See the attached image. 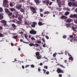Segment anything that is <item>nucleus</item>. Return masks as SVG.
Here are the masks:
<instances>
[{
	"label": "nucleus",
	"mask_w": 77,
	"mask_h": 77,
	"mask_svg": "<svg viewBox=\"0 0 77 77\" xmlns=\"http://www.w3.org/2000/svg\"><path fill=\"white\" fill-rule=\"evenodd\" d=\"M3 5L5 7L8 8V7H9V5H8V0H4Z\"/></svg>",
	"instance_id": "1"
},
{
	"label": "nucleus",
	"mask_w": 77,
	"mask_h": 77,
	"mask_svg": "<svg viewBox=\"0 0 77 77\" xmlns=\"http://www.w3.org/2000/svg\"><path fill=\"white\" fill-rule=\"evenodd\" d=\"M39 52H36L35 54L36 56V58L37 59H41V58L42 57V55H40L39 54Z\"/></svg>",
	"instance_id": "2"
},
{
	"label": "nucleus",
	"mask_w": 77,
	"mask_h": 77,
	"mask_svg": "<svg viewBox=\"0 0 77 77\" xmlns=\"http://www.w3.org/2000/svg\"><path fill=\"white\" fill-rule=\"evenodd\" d=\"M29 33L30 34H32V35H36L37 32L36 31L34 30V29H32L29 31Z\"/></svg>",
	"instance_id": "3"
},
{
	"label": "nucleus",
	"mask_w": 77,
	"mask_h": 77,
	"mask_svg": "<svg viewBox=\"0 0 77 77\" xmlns=\"http://www.w3.org/2000/svg\"><path fill=\"white\" fill-rule=\"evenodd\" d=\"M30 9H31V11H32V12L33 14H36V10L35 8L33 7H31Z\"/></svg>",
	"instance_id": "4"
},
{
	"label": "nucleus",
	"mask_w": 77,
	"mask_h": 77,
	"mask_svg": "<svg viewBox=\"0 0 77 77\" xmlns=\"http://www.w3.org/2000/svg\"><path fill=\"white\" fill-rule=\"evenodd\" d=\"M57 72L58 73H63V70H62L61 69L58 68H57Z\"/></svg>",
	"instance_id": "5"
},
{
	"label": "nucleus",
	"mask_w": 77,
	"mask_h": 77,
	"mask_svg": "<svg viewBox=\"0 0 77 77\" xmlns=\"http://www.w3.org/2000/svg\"><path fill=\"white\" fill-rule=\"evenodd\" d=\"M37 25V23L35 22H33L32 23V24L31 25V27L33 28H35L36 27V25Z\"/></svg>",
	"instance_id": "6"
},
{
	"label": "nucleus",
	"mask_w": 77,
	"mask_h": 77,
	"mask_svg": "<svg viewBox=\"0 0 77 77\" xmlns=\"http://www.w3.org/2000/svg\"><path fill=\"white\" fill-rule=\"evenodd\" d=\"M2 23H3L4 26H6L7 24H6V21L5 20H2L1 21Z\"/></svg>",
	"instance_id": "7"
},
{
	"label": "nucleus",
	"mask_w": 77,
	"mask_h": 77,
	"mask_svg": "<svg viewBox=\"0 0 77 77\" xmlns=\"http://www.w3.org/2000/svg\"><path fill=\"white\" fill-rule=\"evenodd\" d=\"M34 2L36 3V4H38V5L41 3V1H40V0H34Z\"/></svg>",
	"instance_id": "8"
},
{
	"label": "nucleus",
	"mask_w": 77,
	"mask_h": 77,
	"mask_svg": "<svg viewBox=\"0 0 77 77\" xmlns=\"http://www.w3.org/2000/svg\"><path fill=\"white\" fill-rule=\"evenodd\" d=\"M50 14V12L48 11H46L43 13L44 15H48V14Z\"/></svg>",
	"instance_id": "9"
},
{
	"label": "nucleus",
	"mask_w": 77,
	"mask_h": 77,
	"mask_svg": "<svg viewBox=\"0 0 77 77\" xmlns=\"http://www.w3.org/2000/svg\"><path fill=\"white\" fill-rule=\"evenodd\" d=\"M60 18L62 20L63 19V18H64V19H66V18H67V17L63 15Z\"/></svg>",
	"instance_id": "10"
},
{
	"label": "nucleus",
	"mask_w": 77,
	"mask_h": 77,
	"mask_svg": "<svg viewBox=\"0 0 77 77\" xmlns=\"http://www.w3.org/2000/svg\"><path fill=\"white\" fill-rule=\"evenodd\" d=\"M66 22H67V23H71V20L70 19H67Z\"/></svg>",
	"instance_id": "11"
},
{
	"label": "nucleus",
	"mask_w": 77,
	"mask_h": 77,
	"mask_svg": "<svg viewBox=\"0 0 77 77\" xmlns=\"http://www.w3.org/2000/svg\"><path fill=\"white\" fill-rule=\"evenodd\" d=\"M5 12L6 13H7L8 14L10 12V11H9V10L8 9H5Z\"/></svg>",
	"instance_id": "12"
},
{
	"label": "nucleus",
	"mask_w": 77,
	"mask_h": 77,
	"mask_svg": "<svg viewBox=\"0 0 77 77\" xmlns=\"http://www.w3.org/2000/svg\"><path fill=\"white\" fill-rule=\"evenodd\" d=\"M16 8L18 9H20L21 8V5H20L17 7H16Z\"/></svg>",
	"instance_id": "13"
},
{
	"label": "nucleus",
	"mask_w": 77,
	"mask_h": 77,
	"mask_svg": "<svg viewBox=\"0 0 77 77\" xmlns=\"http://www.w3.org/2000/svg\"><path fill=\"white\" fill-rule=\"evenodd\" d=\"M10 11L12 12H14H14H15V11H16V10H15V8H11L10 9Z\"/></svg>",
	"instance_id": "14"
},
{
	"label": "nucleus",
	"mask_w": 77,
	"mask_h": 77,
	"mask_svg": "<svg viewBox=\"0 0 77 77\" xmlns=\"http://www.w3.org/2000/svg\"><path fill=\"white\" fill-rule=\"evenodd\" d=\"M70 18H74L75 17V14H73V15H72L71 14L69 16Z\"/></svg>",
	"instance_id": "15"
},
{
	"label": "nucleus",
	"mask_w": 77,
	"mask_h": 77,
	"mask_svg": "<svg viewBox=\"0 0 77 77\" xmlns=\"http://www.w3.org/2000/svg\"><path fill=\"white\" fill-rule=\"evenodd\" d=\"M68 5L70 7H71V6H72V3L69 2L68 3Z\"/></svg>",
	"instance_id": "16"
},
{
	"label": "nucleus",
	"mask_w": 77,
	"mask_h": 77,
	"mask_svg": "<svg viewBox=\"0 0 77 77\" xmlns=\"http://www.w3.org/2000/svg\"><path fill=\"white\" fill-rule=\"evenodd\" d=\"M57 65L58 66H61V67H62V68H65V67L63 66V65H60V64H58Z\"/></svg>",
	"instance_id": "17"
},
{
	"label": "nucleus",
	"mask_w": 77,
	"mask_h": 77,
	"mask_svg": "<svg viewBox=\"0 0 77 77\" xmlns=\"http://www.w3.org/2000/svg\"><path fill=\"white\" fill-rule=\"evenodd\" d=\"M29 45L31 47H32V46H34L35 47V45L33 43H30L29 44Z\"/></svg>",
	"instance_id": "18"
},
{
	"label": "nucleus",
	"mask_w": 77,
	"mask_h": 77,
	"mask_svg": "<svg viewBox=\"0 0 77 77\" xmlns=\"http://www.w3.org/2000/svg\"><path fill=\"white\" fill-rule=\"evenodd\" d=\"M49 3H50V1L48 0L46 1V3L47 6H48V4H49Z\"/></svg>",
	"instance_id": "19"
},
{
	"label": "nucleus",
	"mask_w": 77,
	"mask_h": 77,
	"mask_svg": "<svg viewBox=\"0 0 77 77\" xmlns=\"http://www.w3.org/2000/svg\"><path fill=\"white\" fill-rule=\"evenodd\" d=\"M38 24L40 26L43 25V24L42 23V22H39L38 23Z\"/></svg>",
	"instance_id": "20"
},
{
	"label": "nucleus",
	"mask_w": 77,
	"mask_h": 77,
	"mask_svg": "<svg viewBox=\"0 0 77 77\" xmlns=\"http://www.w3.org/2000/svg\"><path fill=\"white\" fill-rule=\"evenodd\" d=\"M3 14H0V20H2V19L3 18Z\"/></svg>",
	"instance_id": "21"
},
{
	"label": "nucleus",
	"mask_w": 77,
	"mask_h": 77,
	"mask_svg": "<svg viewBox=\"0 0 77 77\" xmlns=\"http://www.w3.org/2000/svg\"><path fill=\"white\" fill-rule=\"evenodd\" d=\"M20 41V42H23V43H25V44H29V42H25L23 41V40H22V39H21Z\"/></svg>",
	"instance_id": "22"
},
{
	"label": "nucleus",
	"mask_w": 77,
	"mask_h": 77,
	"mask_svg": "<svg viewBox=\"0 0 77 77\" xmlns=\"http://www.w3.org/2000/svg\"><path fill=\"white\" fill-rule=\"evenodd\" d=\"M69 12L67 11L65 13V15L66 16H67V15H69Z\"/></svg>",
	"instance_id": "23"
},
{
	"label": "nucleus",
	"mask_w": 77,
	"mask_h": 77,
	"mask_svg": "<svg viewBox=\"0 0 77 77\" xmlns=\"http://www.w3.org/2000/svg\"><path fill=\"white\" fill-rule=\"evenodd\" d=\"M69 60H72H72H74V59H73V58H72V56L70 57H69Z\"/></svg>",
	"instance_id": "24"
},
{
	"label": "nucleus",
	"mask_w": 77,
	"mask_h": 77,
	"mask_svg": "<svg viewBox=\"0 0 77 77\" xmlns=\"http://www.w3.org/2000/svg\"><path fill=\"white\" fill-rule=\"evenodd\" d=\"M19 2L20 3H24L25 1H24V0H20Z\"/></svg>",
	"instance_id": "25"
},
{
	"label": "nucleus",
	"mask_w": 77,
	"mask_h": 77,
	"mask_svg": "<svg viewBox=\"0 0 77 77\" xmlns=\"http://www.w3.org/2000/svg\"><path fill=\"white\" fill-rule=\"evenodd\" d=\"M13 38L14 39H16L18 38V36H13Z\"/></svg>",
	"instance_id": "26"
},
{
	"label": "nucleus",
	"mask_w": 77,
	"mask_h": 77,
	"mask_svg": "<svg viewBox=\"0 0 77 77\" xmlns=\"http://www.w3.org/2000/svg\"><path fill=\"white\" fill-rule=\"evenodd\" d=\"M72 6H77V5L75 3H73L72 4Z\"/></svg>",
	"instance_id": "27"
},
{
	"label": "nucleus",
	"mask_w": 77,
	"mask_h": 77,
	"mask_svg": "<svg viewBox=\"0 0 77 77\" xmlns=\"http://www.w3.org/2000/svg\"><path fill=\"white\" fill-rule=\"evenodd\" d=\"M15 18H18V13H17L15 14Z\"/></svg>",
	"instance_id": "28"
},
{
	"label": "nucleus",
	"mask_w": 77,
	"mask_h": 77,
	"mask_svg": "<svg viewBox=\"0 0 77 77\" xmlns=\"http://www.w3.org/2000/svg\"><path fill=\"white\" fill-rule=\"evenodd\" d=\"M24 36L25 38H26V39H27V38H28V35H27V34H25Z\"/></svg>",
	"instance_id": "29"
},
{
	"label": "nucleus",
	"mask_w": 77,
	"mask_h": 77,
	"mask_svg": "<svg viewBox=\"0 0 77 77\" xmlns=\"http://www.w3.org/2000/svg\"><path fill=\"white\" fill-rule=\"evenodd\" d=\"M20 11L21 12H24V9H23L22 8L20 9Z\"/></svg>",
	"instance_id": "30"
},
{
	"label": "nucleus",
	"mask_w": 77,
	"mask_h": 77,
	"mask_svg": "<svg viewBox=\"0 0 77 77\" xmlns=\"http://www.w3.org/2000/svg\"><path fill=\"white\" fill-rule=\"evenodd\" d=\"M8 15L9 16H12V13L11 12L8 13Z\"/></svg>",
	"instance_id": "31"
},
{
	"label": "nucleus",
	"mask_w": 77,
	"mask_h": 77,
	"mask_svg": "<svg viewBox=\"0 0 77 77\" xmlns=\"http://www.w3.org/2000/svg\"><path fill=\"white\" fill-rule=\"evenodd\" d=\"M40 16L41 17H44V14H43L40 13Z\"/></svg>",
	"instance_id": "32"
},
{
	"label": "nucleus",
	"mask_w": 77,
	"mask_h": 77,
	"mask_svg": "<svg viewBox=\"0 0 77 77\" xmlns=\"http://www.w3.org/2000/svg\"><path fill=\"white\" fill-rule=\"evenodd\" d=\"M44 68L45 69H48V66H44Z\"/></svg>",
	"instance_id": "33"
},
{
	"label": "nucleus",
	"mask_w": 77,
	"mask_h": 77,
	"mask_svg": "<svg viewBox=\"0 0 77 77\" xmlns=\"http://www.w3.org/2000/svg\"><path fill=\"white\" fill-rule=\"evenodd\" d=\"M18 19L19 20V21H21V20H22V18H21V17H19Z\"/></svg>",
	"instance_id": "34"
},
{
	"label": "nucleus",
	"mask_w": 77,
	"mask_h": 77,
	"mask_svg": "<svg viewBox=\"0 0 77 77\" xmlns=\"http://www.w3.org/2000/svg\"><path fill=\"white\" fill-rule=\"evenodd\" d=\"M63 38H64V39H65V38H66V35H64L63 36Z\"/></svg>",
	"instance_id": "35"
},
{
	"label": "nucleus",
	"mask_w": 77,
	"mask_h": 77,
	"mask_svg": "<svg viewBox=\"0 0 77 77\" xmlns=\"http://www.w3.org/2000/svg\"><path fill=\"white\" fill-rule=\"evenodd\" d=\"M40 12H43V9L42 8H40Z\"/></svg>",
	"instance_id": "36"
},
{
	"label": "nucleus",
	"mask_w": 77,
	"mask_h": 77,
	"mask_svg": "<svg viewBox=\"0 0 77 77\" xmlns=\"http://www.w3.org/2000/svg\"><path fill=\"white\" fill-rule=\"evenodd\" d=\"M12 26L13 27H16V26H15V25L14 24H12Z\"/></svg>",
	"instance_id": "37"
},
{
	"label": "nucleus",
	"mask_w": 77,
	"mask_h": 77,
	"mask_svg": "<svg viewBox=\"0 0 77 77\" xmlns=\"http://www.w3.org/2000/svg\"><path fill=\"white\" fill-rule=\"evenodd\" d=\"M72 29L73 30V31H75L76 29H75V28H74V27H72Z\"/></svg>",
	"instance_id": "38"
},
{
	"label": "nucleus",
	"mask_w": 77,
	"mask_h": 77,
	"mask_svg": "<svg viewBox=\"0 0 77 77\" xmlns=\"http://www.w3.org/2000/svg\"><path fill=\"white\" fill-rule=\"evenodd\" d=\"M45 37L47 39H49V37H48V36L47 35H45Z\"/></svg>",
	"instance_id": "39"
},
{
	"label": "nucleus",
	"mask_w": 77,
	"mask_h": 77,
	"mask_svg": "<svg viewBox=\"0 0 77 77\" xmlns=\"http://www.w3.org/2000/svg\"><path fill=\"white\" fill-rule=\"evenodd\" d=\"M69 26H70V24L69 23H67L66 24V26H67V27H69Z\"/></svg>",
	"instance_id": "40"
},
{
	"label": "nucleus",
	"mask_w": 77,
	"mask_h": 77,
	"mask_svg": "<svg viewBox=\"0 0 77 77\" xmlns=\"http://www.w3.org/2000/svg\"><path fill=\"white\" fill-rule=\"evenodd\" d=\"M3 12V8L2 7L0 8V12Z\"/></svg>",
	"instance_id": "41"
},
{
	"label": "nucleus",
	"mask_w": 77,
	"mask_h": 77,
	"mask_svg": "<svg viewBox=\"0 0 77 77\" xmlns=\"http://www.w3.org/2000/svg\"><path fill=\"white\" fill-rule=\"evenodd\" d=\"M56 53L54 54H53V57H56Z\"/></svg>",
	"instance_id": "42"
},
{
	"label": "nucleus",
	"mask_w": 77,
	"mask_h": 77,
	"mask_svg": "<svg viewBox=\"0 0 77 77\" xmlns=\"http://www.w3.org/2000/svg\"><path fill=\"white\" fill-rule=\"evenodd\" d=\"M43 70L44 71V74H45V72H46V70H45V69H43Z\"/></svg>",
	"instance_id": "43"
},
{
	"label": "nucleus",
	"mask_w": 77,
	"mask_h": 77,
	"mask_svg": "<svg viewBox=\"0 0 77 77\" xmlns=\"http://www.w3.org/2000/svg\"><path fill=\"white\" fill-rule=\"evenodd\" d=\"M35 46L36 45V46L37 47H39V45H38V44L36 43L35 45Z\"/></svg>",
	"instance_id": "44"
},
{
	"label": "nucleus",
	"mask_w": 77,
	"mask_h": 77,
	"mask_svg": "<svg viewBox=\"0 0 77 77\" xmlns=\"http://www.w3.org/2000/svg\"><path fill=\"white\" fill-rule=\"evenodd\" d=\"M31 66L32 68H34L35 66L34 65L32 64L31 65Z\"/></svg>",
	"instance_id": "45"
},
{
	"label": "nucleus",
	"mask_w": 77,
	"mask_h": 77,
	"mask_svg": "<svg viewBox=\"0 0 77 77\" xmlns=\"http://www.w3.org/2000/svg\"><path fill=\"white\" fill-rule=\"evenodd\" d=\"M19 34H21V35H23V34H24L23 33V32H19Z\"/></svg>",
	"instance_id": "46"
},
{
	"label": "nucleus",
	"mask_w": 77,
	"mask_h": 77,
	"mask_svg": "<svg viewBox=\"0 0 77 77\" xmlns=\"http://www.w3.org/2000/svg\"><path fill=\"white\" fill-rule=\"evenodd\" d=\"M17 23L18 24H21V22L20 21H17Z\"/></svg>",
	"instance_id": "47"
},
{
	"label": "nucleus",
	"mask_w": 77,
	"mask_h": 77,
	"mask_svg": "<svg viewBox=\"0 0 77 77\" xmlns=\"http://www.w3.org/2000/svg\"><path fill=\"white\" fill-rule=\"evenodd\" d=\"M3 36H4L2 34V33H0V37H3Z\"/></svg>",
	"instance_id": "48"
},
{
	"label": "nucleus",
	"mask_w": 77,
	"mask_h": 77,
	"mask_svg": "<svg viewBox=\"0 0 77 77\" xmlns=\"http://www.w3.org/2000/svg\"><path fill=\"white\" fill-rule=\"evenodd\" d=\"M10 6L11 7H12V6H13V5L12 3H10Z\"/></svg>",
	"instance_id": "49"
},
{
	"label": "nucleus",
	"mask_w": 77,
	"mask_h": 77,
	"mask_svg": "<svg viewBox=\"0 0 77 77\" xmlns=\"http://www.w3.org/2000/svg\"><path fill=\"white\" fill-rule=\"evenodd\" d=\"M37 42L38 44H41V41H37Z\"/></svg>",
	"instance_id": "50"
},
{
	"label": "nucleus",
	"mask_w": 77,
	"mask_h": 77,
	"mask_svg": "<svg viewBox=\"0 0 77 77\" xmlns=\"http://www.w3.org/2000/svg\"><path fill=\"white\" fill-rule=\"evenodd\" d=\"M59 77H62V74H60L59 75Z\"/></svg>",
	"instance_id": "51"
},
{
	"label": "nucleus",
	"mask_w": 77,
	"mask_h": 77,
	"mask_svg": "<svg viewBox=\"0 0 77 77\" xmlns=\"http://www.w3.org/2000/svg\"><path fill=\"white\" fill-rule=\"evenodd\" d=\"M52 5V2H50L49 4V5L50 6H51V5Z\"/></svg>",
	"instance_id": "52"
},
{
	"label": "nucleus",
	"mask_w": 77,
	"mask_h": 77,
	"mask_svg": "<svg viewBox=\"0 0 77 77\" xmlns=\"http://www.w3.org/2000/svg\"><path fill=\"white\" fill-rule=\"evenodd\" d=\"M74 21L75 23H76V24H77V20H75Z\"/></svg>",
	"instance_id": "53"
},
{
	"label": "nucleus",
	"mask_w": 77,
	"mask_h": 77,
	"mask_svg": "<svg viewBox=\"0 0 77 77\" xmlns=\"http://www.w3.org/2000/svg\"><path fill=\"white\" fill-rule=\"evenodd\" d=\"M29 65H26V66L25 68H27V67H29Z\"/></svg>",
	"instance_id": "54"
},
{
	"label": "nucleus",
	"mask_w": 77,
	"mask_h": 77,
	"mask_svg": "<svg viewBox=\"0 0 77 77\" xmlns=\"http://www.w3.org/2000/svg\"><path fill=\"white\" fill-rule=\"evenodd\" d=\"M25 24L26 25H27V26H28V23H27V22H25Z\"/></svg>",
	"instance_id": "55"
},
{
	"label": "nucleus",
	"mask_w": 77,
	"mask_h": 77,
	"mask_svg": "<svg viewBox=\"0 0 77 77\" xmlns=\"http://www.w3.org/2000/svg\"><path fill=\"white\" fill-rule=\"evenodd\" d=\"M42 40L43 42H45V39H44V38H42Z\"/></svg>",
	"instance_id": "56"
},
{
	"label": "nucleus",
	"mask_w": 77,
	"mask_h": 77,
	"mask_svg": "<svg viewBox=\"0 0 77 77\" xmlns=\"http://www.w3.org/2000/svg\"><path fill=\"white\" fill-rule=\"evenodd\" d=\"M70 41H71V42H73V41H74V39H72L71 40H70Z\"/></svg>",
	"instance_id": "57"
},
{
	"label": "nucleus",
	"mask_w": 77,
	"mask_h": 77,
	"mask_svg": "<svg viewBox=\"0 0 77 77\" xmlns=\"http://www.w3.org/2000/svg\"><path fill=\"white\" fill-rule=\"evenodd\" d=\"M73 42H77V40L74 39Z\"/></svg>",
	"instance_id": "58"
},
{
	"label": "nucleus",
	"mask_w": 77,
	"mask_h": 77,
	"mask_svg": "<svg viewBox=\"0 0 77 77\" xmlns=\"http://www.w3.org/2000/svg\"><path fill=\"white\" fill-rule=\"evenodd\" d=\"M15 61H17V60L16 58L14 59V61H12V62H15Z\"/></svg>",
	"instance_id": "59"
},
{
	"label": "nucleus",
	"mask_w": 77,
	"mask_h": 77,
	"mask_svg": "<svg viewBox=\"0 0 77 77\" xmlns=\"http://www.w3.org/2000/svg\"><path fill=\"white\" fill-rule=\"evenodd\" d=\"M31 39L32 40H35V38L34 37H31Z\"/></svg>",
	"instance_id": "60"
},
{
	"label": "nucleus",
	"mask_w": 77,
	"mask_h": 77,
	"mask_svg": "<svg viewBox=\"0 0 77 77\" xmlns=\"http://www.w3.org/2000/svg\"><path fill=\"white\" fill-rule=\"evenodd\" d=\"M69 37L70 38H73V36H72V35H70Z\"/></svg>",
	"instance_id": "61"
},
{
	"label": "nucleus",
	"mask_w": 77,
	"mask_h": 77,
	"mask_svg": "<svg viewBox=\"0 0 77 77\" xmlns=\"http://www.w3.org/2000/svg\"><path fill=\"white\" fill-rule=\"evenodd\" d=\"M46 74H47L48 75V74H49V72L47 71V72H46Z\"/></svg>",
	"instance_id": "62"
},
{
	"label": "nucleus",
	"mask_w": 77,
	"mask_h": 77,
	"mask_svg": "<svg viewBox=\"0 0 77 77\" xmlns=\"http://www.w3.org/2000/svg\"><path fill=\"white\" fill-rule=\"evenodd\" d=\"M68 55L69 57H71V56H71V55L69 53H68Z\"/></svg>",
	"instance_id": "63"
},
{
	"label": "nucleus",
	"mask_w": 77,
	"mask_h": 77,
	"mask_svg": "<svg viewBox=\"0 0 77 77\" xmlns=\"http://www.w3.org/2000/svg\"><path fill=\"white\" fill-rule=\"evenodd\" d=\"M64 62L65 63H66V62H67V60H65L64 61Z\"/></svg>",
	"instance_id": "64"
}]
</instances>
